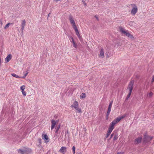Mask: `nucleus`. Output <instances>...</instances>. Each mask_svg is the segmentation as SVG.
I'll use <instances>...</instances> for the list:
<instances>
[{
  "mask_svg": "<svg viewBox=\"0 0 154 154\" xmlns=\"http://www.w3.org/2000/svg\"><path fill=\"white\" fill-rule=\"evenodd\" d=\"M28 73V72H27L26 73H25V74H24V75L26 77V76L27 75V74Z\"/></svg>",
  "mask_w": 154,
  "mask_h": 154,
  "instance_id": "4c0bfd02",
  "label": "nucleus"
},
{
  "mask_svg": "<svg viewBox=\"0 0 154 154\" xmlns=\"http://www.w3.org/2000/svg\"><path fill=\"white\" fill-rule=\"evenodd\" d=\"M55 122H56V123H57L59 122V120H57L55 121Z\"/></svg>",
  "mask_w": 154,
  "mask_h": 154,
  "instance_id": "a19ab883",
  "label": "nucleus"
},
{
  "mask_svg": "<svg viewBox=\"0 0 154 154\" xmlns=\"http://www.w3.org/2000/svg\"><path fill=\"white\" fill-rule=\"evenodd\" d=\"M50 13H49V14H48V17H49V15H50Z\"/></svg>",
  "mask_w": 154,
  "mask_h": 154,
  "instance_id": "37998d69",
  "label": "nucleus"
},
{
  "mask_svg": "<svg viewBox=\"0 0 154 154\" xmlns=\"http://www.w3.org/2000/svg\"><path fill=\"white\" fill-rule=\"evenodd\" d=\"M134 83L133 81H131L129 83V85L127 88V90H129V93L126 97V100H128L130 97L133 88Z\"/></svg>",
  "mask_w": 154,
  "mask_h": 154,
  "instance_id": "f257e3e1",
  "label": "nucleus"
},
{
  "mask_svg": "<svg viewBox=\"0 0 154 154\" xmlns=\"http://www.w3.org/2000/svg\"><path fill=\"white\" fill-rule=\"evenodd\" d=\"M11 75L15 78H20V77L18 75H17L16 74L14 73H12L11 74Z\"/></svg>",
  "mask_w": 154,
  "mask_h": 154,
  "instance_id": "aec40b11",
  "label": "nucleus"
},
{
  "mask_svg": "<svg viewBox=\"0 0 154 154\" xmlns=\"http://www.w3.org/2000/svg\"><path fill=\"white\" fill-rule=\"evenodd\" d=\"M60 127V125H59L56 128L55 133H57Z\"/></svg>",
  "mask_w": 154,
  "mask_h": 154,
  "instance_id": "6ab92c4d",
  "label": "nucleus"
},
{
  "mask_svg": "<svg viewBox=\"0 0 154 154\" xmlns=\"http://www.w3.org/2000/svg\"><path fill=\"white\" fill-rule=\"evenodd\" d=\"M131 6L133 8L131 11V14L134 15L136 14L137 12V6L134 4H131Z\"/></svg>",
  "mask_w": 154,
  "mask_h": 154,
  "instance_id": "423d86ee",
  "label": "nucleus"
},
{
  "mask_svg": "<svg viewBox=\"0 0 154 154\" xmlns=\"http://www.w3.org/2000/svg\"><path fill=\"white\" fill-rule=\"evenodd\" d=\"M76 110H77L78 112L79 113H82V112L81 111V108H78V109H76Z\"/></svg>",
  "mask_w": 154,
  "mask_h": 154,
  "instance_id": "bb28decb",
  "label": "nucleus"
},
{
  "mask_svg": "<svg viewBox=\"0 0 154 154\" xmlns=\"http://www.w3.org/2000/svg\"><path fill=\"white\" fill-rule=\"evenodd\" d=\"M119 29L120 30V32L122 34H124V35H126L129 38H134L133 35L131 34L130 33L127 32V31H125V30L121 27H119Z\"/></svg>",
  "mask_w": 154,
  "mask_h": 154,
  "instance_id": "7ed1b4c3",
  "label": "nucleus"
},
{
  "mask_svg": "<svg viewBox=\"0 0 154 154\" xmlns=\"http://www.w3.org/2000/svg\"><path fill=\"white\" fill-rule=\"evenodd\" d=\"M125 116H123L121 117L117 118L112 122L109 127L113 129L114 125L119 122L122 119L124 118Z\"/></svg>",
  "mask_w": 154,
  "mask_h": 154,
  "instance_id": "f03ea898",
  "label": "nucleus"
},
{
  "mask_svg": "<svg viewBox=\"0 0 154 154\" xmlns=\"http://www.w3.org/2000/svg\"><path fill=\"white\" fill-rule=\"evenodd\" d=\"M10 24V23H7L5 26V29H6V28H8Z\"/></svg>",
  "mask_w": 154,
  "mask_h": 154,
  "instance_id": "c85d7f7f",
  "label": "nucleus"
},
{
  "mask_svg": "<svg viewBox=\"0 0 154 154\" xmlns=\"http://www.w3.org/2000/svg\"><path fill=\"white\" fill-rule=\"evenodd\" d=\"M45 142L46 143H48V141H45Z\"/></svg>",
  "mask_w": 154,
  "mask_h": 154,
  "instance_id": "79ce46f5",
  "label": "nucleus"
},
{
  "mask_svg": "<svg viewBox=\"0 0 154 154\" xmlns=\"http://www.w3.org/2000/svg\"><path fill=\"white\" fill-rule=\"evenodd\" d=\"M154 82V78L152 77V80H151V82L153 83Z\"/></svg>",
  "mask_w": 154,
  "mask_h": 154,
  "instance_id": "473e14b6",
  "label": "nucleus"
},
{
  "mask_svg": "<svg viewBox=\"0 0 154 154\" xmlns=\"http://www.w3.org/2000/svg\"><path fill=\"white\" fill-rule=\"evenodd\" d=\"M73 28L75 30V33H76V35L78 37L79 39H80L81 38V36H80L79 33V31H78V29L77 28V27H74V28Z\"/></svg>",
  "mask_w": 154,
  "mask_h": 154,
  "instance_id": "1a4fd4ad",
  "label": "nucleus"
},
{
  "mask_svg": "<svg viewBox=\"0 0 154 154\" xmlns=\"http://www.w3.org/2000/svg\"><path fill=\"white\" fill-rule=\"evenodd\" d=\"M22 22L21 23V27H24L26 25V22L25 20H22Z\"/></svg>",
  "mask_w": 154,
  "mask_h": 154,
  "instance_id": "a211bd4d",
  "label": "nucleus"
},
{
  "mask_svg": "<svg viewBox=\"0 0 154 154\" xmlns=\"http://www.w3.org/2000/svg\"><path fill=\"white\" fill-rule=\"evenodd\" d=\"M113 135V133L111 135L110 138H111Z\"/></svg>",
  "mask_w": 154,
  "mask_h": 154,
  "instance_id": "58836bf2",
  "label": "nucleus"
},
{
  "mask_svg": "<svg viewBox=\"0 0 154 154\" xmlns=\"http://www.w3.org/2000/svg\"><path fill=\"white\" fill-rule=\"evenodd\" d=\"M71 38L72 39V41H71V42L73 43V45L74 47L76 48H77V45L75 44V42L74 41L73 38L72 37H71Z\"/></svg>",
  "mask_w": 154,
  "mask_h": 154,
  "instance_id": "dca6fc26",
  "label": "nucleus"
},
{
  "mask_svg": "<svg viewBox=\"0 0 154 154\" xmlns=\"http://www.w3.org/2000/svg\"><path fill=\"white\" fill-rule=\"evenodd\" d=\"M111 109H109L108 108V110L106 113V116L107 118L108 117V116L109 115L110 111H111Z\"/></svg>",
  "mask_w": 154,
  "mask_h": 154,
  "instance_id": "412c9836",
  "label": "nucleus"
},
{
  "mask_svg": "<svg viewBox=\"0 0 154 154\" xmlns=\"http://www.w3.org/2000/svg\"><path fill=\"white\" fill-rule=\"evenodd\" d=\"M123 154V152H119L117 153V154Z\"/></svg>",
  "mask_w": 154,
  "mask_h": 154,
  "instance_id": "72a5a7b5",
  "label": "nucleus"
},
{
  "mask_svg": "<svg viewBox=\"0 0 154 154\" xmlns=\"http://www.w3.org/2000/svg\"><path fill=\"white\" fill-rule=\"evenodd\" d=\"M22 94H23V95L24 96H26V93L25 91H22Z\"/></svg>",
  "mask_w": 154,
  "mask_h": 154,
  "instance_id": "7c9ffc66",
  "label": "nucleus"
},
{
  "mask_svg": "<svg viewBox=\"0 0 154 154\" xmlns=\"http://www.w3.org/2000/svg\"><path fill=\"white\" fill-rule=\"evenodd\" d=\"M71 107H74L76 109H78V103L76 101H75L73 103V105H71Z\"/></svg>",
  "mask_w": 154,
  "mask_h": 154,
  "instance_id": "9d476101",
  "label": "nucleus"
},
{
  "mask_svg": "<svg viewBox=\"0 0 154 154\" xmlns=\"http://www.w3.org/2000/svg\"><path fill=\"white\" fill-rule=\"evenodd\" d=\"M51 130H52L53 129L54 127L55 126V125L56 124V122H55V121L54 120V119H52L51 121Z\"/></svg>",
  "mask_w": 154,
  "mask_h": 154,
  "instance_id": "9b49d317",
  "label": "nucleus"
},
{
  "mask_svg": "<svg viewBox=\"0 0 154 154\" xmlns=\"http://www.w3.org/2000/svg\"><path fill=\"white\" fill-rule=\"evenodd\" d=\"M42 137L43 139L46 140H48V137L46 134L44 135L42 134Z\"/></svg>",
  "mask_w": 154,
  "mask_h": 154,
  "instance_id": "f3484780",
  "label": "nucleus"
},
{
  "mask_svg": "<svg viewBox=\"0 0 154 154\" xmlns=\"http://www.w3.org/2000/svg\"><path fill=\"white\" fill-rule=\"evenodd\" d=\"M38 142L40 143L41 142V139H39L38 140Z\"/></svg>",
  "mask_w": 154,
  "mask_h": 154,
  "instance_id": "e433bc0d",
  "label": "nucleus"
},
{
  "mask_svg": "<svg viewBox=\"0 0 154 154\" xmlns=\"http://www.w3.org/2000/svg\"><path fill=\"white\" fill-rule=\"evenodd\" d=\"M142 138L141 137H139L136 139L135 141V143L136 144H138L141 142Z\"/></svg>",
  "mask_w": 154,
  "mask_h": 154,
  "instance_id": "f8f14e48",
  "label": "nucleus"
},
{
  "mask_svg": "<svg viewBox=\"0 0 154 154\" xmlns=\"http://www.w3.org/2000/svg\"><path fill=\"white\" fill-rule=\"evenodd\" d=\"M153 138L152 137L145 134L144 136L143 142L144 143H146L149 142Z\"/></svg>",
  "mask_w": 154,
  "mask_h": 154,
  "instance_id": "20e7f679",
  "label": "nucleus"
},
{
  "mask_svg": "<svg viewBox=\"0 0 154 154\" xmlns=\"http://www.w3.org/2000/svg\"><path fill=\"white\" fill-rule=\"evenodd\" d=\"M153 77L154 78V75H153Z\"/></svg>",
  "mask_w": 154,
  "mask_h": 154,
  "instance_id": "a18cd8bd",
  "label": "nucleus"
},
{
  "mask_svg": "<svg viewBox=\"0 0 154 154\" xmlns=\"http://www.w3.org/2000/svg\"><path fill=\"white\" fill-rule=\"evenodd\" d=\"M11 59V55L9 54L8 55L5 59L6 62H8Z\"/></svg>",
  "mask_w": 154,
  "mask_h": 154,
  "instance_id": "2eb2a0df",
  "label": "nucleus"
},
{
  "mask_svg": "<svg viewBox=\"0 0 154 154\" xmlns=\"http://www.w3.org/2000/svg\"><path fill=\"white\" fill-rule=\"evenodd\" d=\"M31 150L28 148H26V149H25L23 150L21 149L18 150V152L20 153H21V154H24V153H25L28 154V153L31 152Z\"/></svg>",
  "mask_w": 154,
  "mask_h": 154,
  "instance_id": "0eeeda50",
  "label": "nucleus"
},
{
  "mask_svg": "<svg viewBox=\"0 0 154 154\" xmlns=\"http://www.w3.org/2000/svg\"><path fill=\"white\" fill-rule=\"evenodd\" d=\"M69 20L71 23L72 24L73 28L77 27L76 25H75L74 18L72 15H70L69 16Z\"/></svg>",
  "mask_w": 154,
  "mask_h": 154,
  "instance_id": "39448f33",
  "label": "nucleus"
},
{
  "mask_svg": "<svg viewBox=\"0 0 154 154\" xmlns=\"http://www.w3.org/2000/svg\"><path fill=\"white\" fill-rule=\"evenodd\" d=\"M26 76L24 75L23 77H20V78H23L24 79L25 78Z\"/></svg>",
  "mask_w": 154,
  "mask_h": 154,
  "instance_id": "f704fd0d",
  "label": "nucleus"
},
{
  "mask_svg": "<svg viewBox=\"0 0 154 154\" xmlns=\"http://www.w3.org/2000/svg\"><path fill=\"white\" fill-rule=\"evenodd\" d=\"M24 27H21V30L22 32H23V30L24 29Z\"/></svg>",
  "mask_w": 154,
  "mask_h": 154,
  "instance_id": "2f4dec72",
  "label": "nucleus"
},
{
  "mask_svg": "<svg viewBox=\"0 0 154 154\" xmlns=\"http://www.w3.org/2000/svg\"><path fill=\"white\" fill-rule=\"evenodd\" d=\"M80 96L82 98H85V94L84 93H82Z\"/></svg>",
  "mask_w": 154,
  "mask_h": 154,
  "instance_id": "b1692460",
  "label": "nucleus"
},
{
  "mask_svg": "<svg viewBox=\"0 0 154 154\" xmlns=\"http://www.w3.org/2000/svg\"><path fill=\"white\" fill-rule=\"evenodd\" d=\"M0 24L2 25V21L0 20Z\"/></svg>",
  "mask_w": 154,
  "mask_h": 154,
  "instance_id": "ea45409f",
  "label": "nucleus"
},
{
  "mask_svg": "<svg viewBox=\"0 0 154 154\" xmlns=\"http://www.w3.org/2000/svg\"><path fill=\"white\" fill-rule=\"evenodd\" d=\"M118 138V136L117 134H116L114 138H113V140H116Z\"/></svg>",
  "mask_w": 154,
  "mask_h": 154,
  "instance_id": "a878e982",
  "label": "nucleus"
},
{
  "mask_svg": "<svg viewBox=\"0 0 154 154\" xmlns=\"http://www.w3.org/2000/svg\"><path fill=\"white\" fill-rule=\"evenodd\" d=\"M59 152L64 154L66 152V148L65 147L62 146L59 150Z\"/></svg>",
  "mask_w": 154,
  "mask_h": 154,
  "instance_id": "6e6552de",
  "label": "nucleus"
},
{
  "mask_svg": "<svg viewBox=\"0 0 154 154\" xmlns=\"http://www.w3.org/2000/svg\"><path fill=\"white\" fill-rule=\"evenodd\" d=\"M99 56L103 58L104 57V52L102 48H101L100 53L99 55Z\"/></svg>",
  "mask_w": 154,
  "mask_h": 154,
  "instance_id": "4468645a",
  "label": "nucleus"
},
{
  "mask_svg": "<svg viewBox=\"0 0 154 154\" xmlns=\"http://www.w3.org/2000/svg\"><path fill=\"white\" fill-rule=\"evenodd\" d=\"M113 129L112 128H111L109 127L108 130L106 134V138H107L108 137Z\"/></svg>",
  "mask_w": 154,
  "mask_h": 154,
  "instance_id": "ddd939ff",
  "label": "nucleus"
},
{
  "mask_svg": "<svg viewBox=\"0 0 154 154\" xmlns=\"http://www.w3.org/2000/svg\"><path fill=\"white\" fill-rule=\"evenodd\" d=\"M25 88V86L24 85H23L20 87V89L22 90V91H24Z\"/></svg>",
  "mask_w": 154,
  "mask_h": 154,
  "instance_id": "5701e85b",
  "label": "nucleus"
},
{
  "mask_svg": "<svg viewBox=\"0 0 154 154\" xmlns=\"http://www.w3.org/2000/svg\"><path fill=\"white\" fill-rule=\"evenodd\" d=\"M112 103H113V101H112L110 102V103L109 104V107L108 108V109H111Z\"/></svg>",
  "mask_w": 154,
  "mask_h": 154,
  "instance_id": "4be33fe9",
  "label": "nucleus"
},
{
  "mask_svg": "<svg viewBox=\"0 0 154 154\" xmlns=\"http://www.w3.org/2000/svg\"><path fill=\"white\" fill-rule=\"evenodd\" d=\"M153 94L152 92H150L149 94H148L147 95V96L149 97H151L153 95Z\"/></svg>",
  "mask_w": 154,
  "mask_h": 154,
  "instance_id": "393cba45",
  "label": "nucleus"
},
{
  "mask_svg": "<svg viewBox=\"0 0 154 154\" xmlns=\"http://www.w3.org/2000/svg\"><path fill=\"white\" fill-rule=\"evenodd\" d=\"M72 151L73 153L74 154L75 152V146H73L72 148Z\"/></svg>",
  "mask_w": 154,
  "mask_h": 154,
  "instance_id": "cd10ccee",
  "label": "nucleus"
},
{
  "mask_svg": "<svg viewBox=\"0 0 154 154\" xmlns=\"http://www.w3.org/2000/svg\"><path fill=\"white\" fill-rule=\"evenodd\" d=\"M134 23L133 21H130L129 22V24L130 26H132Z\"/></svg>",
  "mask_w": 154,
  "mask_h": 154,
  "instance_id": "c756f323",
  "label": "nucleus"
},
{
  "mask_svg": "<svg viewBox=\"0 0 154 154\" xmlns=\"http://www.w3.org/2000/svg\"><path fill=\"white\" fill-rule=\"evenodd\" d=\"M56 1H60V0H55Z\"/></svg>",
  "mask_w": 154,
  "mask_h": 154,
  "instance_id": "c03bdc74",
  "label": "nucleus"
},
{
  "mask_svg": "<svg viewBox=\"0 0 154 154\" xmlns=\"http://www.w3.org/2000/svg\"><path fill=\"white\" fill-rule=\"evenodd\" d=\"M94 17L96 18V19L97 20H99L97 16H95Z\"/></svg>",
  "mask_w": 154,
  "mask_h": 154,
  "instance_id": "c9c22d12",
  "label": "nucleus"
}]
</instances>
